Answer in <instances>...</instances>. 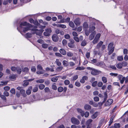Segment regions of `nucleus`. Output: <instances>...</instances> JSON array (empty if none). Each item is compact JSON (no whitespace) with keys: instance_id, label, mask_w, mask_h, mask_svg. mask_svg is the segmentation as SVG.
<instances>
[{"instance_id":"1","label":"nucleus","mask_w":128,"mask_h":128,"mask_svg":"<svg viewBox=\"0 0 128 128\" xmlns=\"http://www.w3.org/2000/svg\"><path fill=\"white\" fill-rule=\"evenodd\" d=\"M114 43L113 42L110 43L108 46V54L109 55H110L114 52V48L113 47Z\"/></svg>"},{"instance_id":"2","label":"nucleus","mask_w":128,"mask_h":128,"mask_svg":"<svg viewBox=\"0 0 128 128\" xmlns=\"http://www.w3.org/2000/svg\"><path fill=\"white\" fill-rule=\"evenodd\" d=\"M32 30L34 31L32 34H36L37 35L40 36L44 31L43 30H38L37 29L32 28Z\"/></svg>"},{"instance_id":"3","label":"nucleus","mask_w":128,"mask_h":128,"mask_svg":"<svg viewBox=\"0 0 128 128\" xmlns=\"http://www.w3.org/2000/svg\"><path fill=\"white\" fill-rule=\"evenodd\" d=\"M91 72V74L93 75H98L100 74L102 72L100 71L96 70L93 68Z\"/></svg>"},{"instance_id":"4","label":"nucleus","mask_w":128,"mask_h":128,"mask_svg":"<svg viewBox=\"0 0 128 128\" xmlns=\"http://www.w3.org/2000/svg\"><path fill=\"white\" fill-rule=\"evenodd\" d=\"M71 122L72 123L76 125H78L80 124V122L77 118L74 117H72L71 119Z\"/></svg>"},{"instance_id":"5","label":"nucleus","mask_w":128,"mask_h":128,"mask_svg":"<svg viewBox=\"0 0 128 128\" xmlns=\"http://www.w3.org/2000/svg\"><path fill=\"white\" fill-rule=\"evenodd\" d=\"M70 42L68 44V46L71 48H74L75 46L74 44L75 42L74 40L72 39L70 40Z\"/></svg>"},{"instance_id":"6","label":"nucleus","mask_w":128,"mask_h":128,"mask_svg":"<svg viewBox=\"0 0 128 128\" xmlns=\"http://www.w3.org/2000/svg\"><path fill=\"white\" fill-rule=\"evenodd\" d=\"M52 31V30L50 28L46 29L45 30V32H44V34L46 36H49Z\"/></svg>"},{"instance_id":"7","label":"nucleus","mask_w":128,"mask_h":128,"mask_svg":"<svg viewBox=\"0 0 128 128\" xmlns=\"http://www.w3.org/2000/svg\"><path fill=\"white\" fill-rule=\"evenodd\" d=\"M93 52L94 55L98 54L99 55H101L102 52L100 49L98 50L96 48L94 50Z\"/></svg>"},{"instance_id":"8","label":"nucleus","mask_w":128,"mask_h":128,"mask_svg":"<svg viewBox=\"0 0 128 128\" xmlns=\"http://www.w3.org/2000/svg\"><path fill=\"white\" fill-rule=\"evenodd\" d=\"M23 26H28L29 27H30L31 26V25L29 23L25 22H21L20 24V27L22 28Z\"/></svg>"},{"instance_id":"9","label":"nucleus","mask_w":128,"mask_h":128,"mask_svg":"<svg viewBox=\"0 0 128 128\" xmlns=\"http://www.w3.org/2000/svg\"><path fill=\"white\" fill-rule=\"evenodd\" d=\"M118 78L120 81V83L122 84H123L125 80V78L120 74L118 76Z\"/></svg>"},{"instance_id":"10","label":"nucleus","mask_w":128,"mask_h":128,"mask_svg":"<svg viewBox=\"0 0 128 128\" xmlns=\"http://www.w3.org/2000/svg\"><path fill=\"white\" fill-rule=\"evenodd\" d=\"M113 100L112 99H109L106 102L105 105L106 106H110L112 103Z\"/></svg>"},{"instance_id":"11","label":"nucleus","mask_w":128,"mask_h":128,"mask_svg":"<svg viewBox=\"0 0 128 128\" xmlns=\"http://www.w3.org/2000/svg\"><path fill=\"white\" fill-rule=\"evenodd\" d=\"M76 26H79L80 24V20L79 18H76L74 21Z\"/></svg>"},{"instance_id":"12","label":"nucleus","mask_w":128,"mask_h":128,"mask_svg":"<svg viewBox=\"0 0 128 128\" xmlns=\"http://www.w3.org/2000/svg\"><path fill=\"white\" fill-rule=\"evenodd\" d=\"M52 40L55 42H56L58 40V37L56 34H54L52 37Z\"/></svg>"},{"instance_id":"13","label":"nucleus","mask_w":128,"mask_h":128,"mask_svg":"<svg viewBox=\"0 0 128 128\" xmlns=\"http://www.w3.org/2000/svg\"><path fill=\"white\" fill-rule=\"evenodd\" d=\"M99 114V113L98 112H96L91 116V118L92 119L96 118Z\"/></svg>"},{"instance_id":"14","label":"nucleus","mask_w":128,"mask_h":128,"mask_svg":"<svg viewBox=\"0 0 128 128\" xmlns=\"http://www.w3.org/2000/svg\"><path fill=\"white\" fill-rule=\"evenodd\" d=\"M78 112L80 114L81 116L83 117L84 116V111H83L80 108H78L77 109Z\"/></svg>"},{"instance_id":"15","label":"nucleus","mask_w":128,"mask_h":128,"mask_svg":"<svg viewBox=\"0 0 128 128\" xmlns=\"http://www.w3.org/2000/svg\"><path fill=\"white\" fill-rule=\"evenodd\" d=\"M103 42L102 41H100L97 44L96 46V49L98 50L100 49V47L103 44Z\"/></svg>"},{"instance_id":"16","label":"nucleus","mask_w":128,"mask_h":128,"mask_svg":"<svg viewBox=\"0 0 128 128\" xmlns=\"http://www.w3.org/2000/svg\"><path fill=\"white\" fill-rule=\"evenodd\" d=\"M32 86H30L28 90L26 91V93L27 94L30 95L31 94V90L32 89Z\"/></svg>"},{"instance_id":"17","label":"nucleus","mask_w":128,"mask_h":128,"mask_svg":"<svg viewBox=\"0 0 128 128\" xmlns=\"http://www.w3.org/2000/svg\"><path fill=\"white\" fill-rule=\"evenodd\" d=\"M95 31H94L90 34L89 37V40H92L94 37V35L96 34Z\"/></svg>"},{"instance_id":"18","label":"nucleus","mask_w":128,"mask_h":128,"mask_svg":"<svg viewBox=\"0 0 128 128\" xmlns=\"http://www.w3.org/2000/svg\"><path fill=\"white\" fill-rule=\"evenodd\" d=\"M84 109L85 110H88L91 108V106L88 104H86L84 106Z\"/></svg>"},{"instance_id":"19","label":"nucleus","mask_w":128,"mask_h":128,"mask_svg":"<svg viewBox=\"0 0 128 128\" xmlns=\"http://www.w3.org/2000/svg\"><path fill=\"white\" fill-rule=\"evenodd\" d=\"M20 93L24 97H25L26 96V95L25 93V91L24 90L22 89L20 91Z\"/></svg>"},{"instance_id":"20","label":"nucleus","mask_w":128,"mask_h":128,"mask_svg":"<svg viewBox=\"0 0 128 128\" xmlns=\"http://www.w3.org/2000/svg\"><path fill=\"white\" fill-rule=\"evenodd\" d=\"M60 51V53L63 55H65L66 54V51L63 49L61 48Z\"/></svg>"},{"instance_id":"21","label":"nucleus","mask_w":128,"mask_h":128,"mask_svg":"<svg viewBox=\"0 0 128 128\" xmlns=\"http://www.w3.org/2000/svg\"><path fill=\"white\" fill-rule=\"evenodd\" d=\"M116 66L118 69H121L122 68L123 65L121 63H118L116 65Z\"/></svg>"},{"instance_id":"22","label":"nucleus","mask_w":128,"mask_h":128,"mask_svg":"<svg viewBox=\"0 0 128 128\" xmlns=\"http://www.w3.org/2000/svg\"><path fill=\"white\" fill-rule=\"evenodd\" d=\"M63 68V67L62 66H59L57 67L56 69V72H59L61 71Z\"/></svg>"},{"instance_id":"23","label":"nucleus","mask_w":128,"mask_h":128,"mask_svg":"<svg viewBox=\"0 0 128 128\" xmlns=\"http://www.w3.org/2000/svg\"><path fill=\"white\" fill-rule=\"evenodd\" d=\"M62 64L63 65L65 66H68L69 64V63L66 60H64L62 62Z\"/></svg>"},{"instance_id":"24","label":"nucleus","mask_w":128,"mask_h":128,"mask_svg":"<svg viewBox=\"0 0 128 128\" xmlns=\"http://www.w3.org/2000/svg\"><path fill=\"white\" fill-rule=\"evenodd\" d=\"M55 62L56 64L58 66H60L61 65V63L59 59H56V60L55 61Z\"/></svg>"},{"instance_id":"25","label":"nucleus","mask_w":128,"mask_h":128,"mask_svg":"<svg viewBox=\"0 0 128 128\" xmlns=\"http://www.w3.org/2000/svg\"><path fill=\"white\" fill-rule=\"evenodd\" d=\"M102 80L104 83H106L107 81V78L104 76H103L102 77Z\"/></svg>"},{"instance_id":"26","label":"nucleus","mask_w":128,"mask_h":128,"mask_svg":"<svg viewBox=\"0 0 128 128\" xmlns=\"http://www.w3.org/2000/svg\"><path fill=\"white\" fill-rule=\"evenodd\" d=\"M58 80V78L57 76H55L54 77L52 78H51V81L54 82H55L57 81Z\"/></svg>"},{"instance_id":"27","label":"nucleus","mask_w":128,"mask_h":128,"mask_svg":"<svg viewBox=\"0 0 128 128\" xmlns=\"http://www.w3.org/2000/svg\"><path fill=\"white\" fill-rule=\"evenodd\" d=\"M69 25L70 27L72 28H74L75 26V25L74 22L72 21L69 22Z\"/></svg>"},{"instance_id":"28","label":"nucleus","mask_w":128,"mask_h":128,"mask_svg":"<svg viewBox=\"0 0 128 128\" xmlns=\"http://www.w3.org/2000/svg\"><path fill=\"white\" fill-rule=\"evenodd\" d=\"M87 44L86 41L85 40H84L82 42L81 46H84L86 45Z\"/></svg>"},{"instance_id":"29","label":"nucleus","mask_w":128,"mask_h":128,"mask_svg":"<svg viewBox=\"0 0 128 128\" xmlns=\"http://www.w3.org/2000/svg\"><path fill=\"white\" fill-rule=\"evenodd\" d=\"M85 68L84 67L82 66H78L77 67L76 69V70H83Z\"/></svg>"},{"instance_id":"30","label":"nucleus","mask_w":128,"mask_h":128,"mask_svg":"<svg viewBox=\"0 0 128 128\" xmlns=\"http://www.w3.org/2000/svg\"><path fill=\"white\" fill-rule=\"evenodd\" d=\"M117 60L119 61H122L123 60L122 56H118L117 58Z\"/></svg>"},{"instance_id":"31","label":"nucleus","mask_w":128,"mask_h":128,"mask_svg":"<svg viewBox=\"0 0 128 128\" xmlns=\"http://www.w3.org/2000/svg\"><path fill=\"white\" fill-rule=\"evenodd\" d=\"M92 121V120L91 119H89L87 121L86 124V125H91L90 124L91 123Z\"/></svg>"},{"instance_id":"32","label":"nucleus","mask_w":128,"mask_h":128,"mask_svg":"<svg viewBox=\"0 0 128 128\" xmlns=\"http://www.w3.org/2000/svg\"><path fill=\"white\" fill-rule=\"evenodd\" d=\"M48 46V45L46 44H42V47L44 48H46Z\"/></svg>"},{"instance_id":"33","label":"nucleus","mask_w":128,"mask_h":128,"mask_svg":"<svg viewBox=\"0 0 128 128\" xmlns=\"http://www.w3.org/2000/svg\"><path fill=\"white\" fill-rule=\"evenodd\" d=\"M95 29V27L94 26H92L90 27L89 30V32H91L94 31Z\"/></svg>"},{"instance_id":"34","label":"nucleus","mask_w":128,"mask_h":128,"mask_svg":"<svg viewBox=\"0 0 128 128\" xmlns=\"http://www.w3.org/2000/svg\"><path fill=\"white\" fill-rule=\"evenodd\" d=\"M39 87L40 90H42L45 87V86L43 84H41L39 85Z\"/></svg>"},{"instance_id":"35","label":"nucleus","mask_w":128,"mask_h":128,"mask_svg":"<svg viewBox=\"0 0 128 128\" xmlns=\"http://www.w3.org/2000/svg\"><path fill=\"white\" fill-rule=\"evenodd\" d=\"M96 65L98 66H102L103 65V63L102 62H98L96 64Z\"/></svg>"},{"instance_id":"36","label":"nucleus","mask_w":128,"mask_h":128,"mask_svg":"<svg viewBox=\"0 0 128 128\" xmlns=\"http://www.w3.org/2000/svg\"><path fill=\"white\" fill-rule=\"evenodd\" d=\"M38 88L37 86H36L34 87L33 89V91L34 92H37L38 90Z\"/></svg>"},{"instance_id":"37","label":"nucleus","mask_w":128,"mask_h":128,"mask_svg":"<svg viewBox=\"0 0 128 128\" xmlns=\"http://www.w3.org/2000/svg\"><path fill=\"white\" fill-rule=\"evenodd\" d=\"M67 55L68 57H72L73 56V54L72 52H67Z\"/></svg>"},{"instance_id":"38","label":"nucleus","mask_w":128,"mask_h":128,"mask_svg":"<svg viewBox=\"0 0 128 128\" xmlns=\"http://www.w3.org/2000/svg\"><path fill=\"white\" fill-rule=\"evenodd\" d=\"M32 37V34L30 33H27L26 34L25 37L26 38H30Z\"/></svg>"},{"instance_id":"39","label":"nucleus","mask_w":128,"mask_h":128,"mask_svg":"<svg viewBox=\"0 0 128 128\" xmlns=\"http://www.w3.org/2000/svg\"><path fill=\"white\" fill-rule=\"evenodd\" d=\"M62 43L63 46H65L67 44V41L66 40L64 39L62 41Z\"/></svg>"},{"instance_id":"40","label":"nucleus","mask_w":128,"mask_h":128,"mask_svg":"<svg viewBox=\"0 0 128 128\" xmlns=\"http://www.w3.org/2000/svg\"><path fill=\"white\" fill-rule=\"evenodd\" d=\"M74 39V40L77 42H80V39L77 36H75L73 37Z\"/></svg>"},{"instance_id":"41","label":"nucleus","mask_w":128,"mask_h":128,"mask_svg":"<svg viewBox=\"0 0 128 128\" xmlns=\"http://www.w3.org/2000/svg\"><path fill=\"white\" fill-rule=\"evenodd\" d=\"M44 80L43 79H40L36 81V82L37 83H42L44 82Z\"/></svg>"},{"instance_id":"42","label":"nucleus","mask_w":128,"mask_h":128,"mask_svg":"<svg viewBox=\"0 0 128 128\" xmlns=\"http://www.w3.org/2000/svg\"><path fill=\"white\" fill-rule=\"evenodd\" d=\"M83 27L84 28H86L88 27V24L86 22H84L83 24Z\"/></svg>"},{"instance_id":"43","label":"nucleus","mask_w":128,"mask_h":128,"mask_svg":"<svg viewBox=\"0 0 128 128\" xmlns=\"http://www.w3.org/2000/svg\"><path fill=\"white\" fill-rule=\"evenodd\" d=\"M30 29L29 27L24 28L23 29L24 32H26V31H28L30 30Z\"/></svg>"},{"instance_id":"44","label":"nucleus","mask_w":128,"mask_h":128,"mask_svg":"<svg viewBox=\"0 0 128 128\" xmlns=\"http://www.w3.org/2000/svg\"><path fill=\"white\" fill-rule=\"evenodd\" d=\"M103 83L102 82H98L97 85L98 87H102L103 85Z\"/></svg>"},{"instance_id":"45","label":"nucleus","mask_w":128,"mask_h":128,"mask_svg":"<svg viewBox=\"0 0 128 128\" xmlns=\"http://www.w3.org/2000/svg\"><path fill=\"white\" fill-rule=\"evenodd\" d=\"M18 74H20L22 72V70L20 68H18L16 70Z\"/></svg>"},{"instance_id":"46","label":"nucleus","mask_w":128,"mask_h":128,"mask_svg":"<svg viewBox=\"0 0 128 128\" xmlns=\"http://www.w3.org/2000/svg\"><path fill=\"white\" fill-rule=\"evenodd\" d=\"M63 90V88L62 86L59 87L58 89V92H62Z\"/></svg>"},{"instance_id":"47","label":"nucleus","mask_w":128,"mask_h":128,"mask_svg":"<svg viewBox=\"0 0 128 128\" xmlns=\"http://www.w3.org/2000/svg\"><path fill=\"white\" fill-rule=\"evenodd\" d=\"M64 83L65 85H67L70 84V82L68 80H64Z\"/></svg>"},{"instance_id":"48","label":"nucleus","mask_w":128,"mask_h":128,"mask_svg":"<svg viewBox=\"0 0 128 128\" xmlns=\"http://www.w3.org/2000/svg\"><path fill=\"white\" fill-rule=\"evenodd\" d=\"M100 36V33H98L96 35L95 38L98 40Z\"/></svg>"},{"instance_id":"49","label":"nucleus","mask_w":128,"mask_h":128,"mask_svg":"<svg viewBox=\"0 0 128 128\" xmlns=\"http://www.w3.org/2000/svg\"><path fill=\"white\" fill-rule=\"evenodd\" d=\"M97 82H98L97 81H94L92 84V86L94 87L96 86L97 84Z\"/></svg>"},{"instance_id":"50","label":"nucleus","mask_w":128,"mask_h":128,"mask_svg":"<svg viewBox=\"0 0 128 128\" xmlns=\"http://www.w3.org/2000/svg\"><path fill=\"white\" fill-rule=\"evenodd\" d=\"M29 71L28 68L27 67L25 68L22 70V71L25 72H28Z\"/></svg>"},{"instance_id":"51","label":"nucleus","mask_w":128,"mask_h":128,"mask_svg":"<svg viewBox=\"0 0 128 128\" xmlns=\"http://www.w3.org/2000/svg\"><path fill=\"white\" fill-rule=\"evenodd\" d=\"M54 84L52 86V88L54 90H56L57 89V88L56 86L54 84L55 83H54Z\"/></svg>"},{"instance_id":"52","label":"nucleus","mask_w":128,"mask_h":128,"mask_svg":"<svg viewBox=\"0 0 128 128\" xmlns=\"http://www.w3.org/2000/svg\"><path fill=\"white\" fill-rule=\"evenodd\" d=\"M64 38L66 39H69L70 38V35L68 34H65L64 36Z\"/></svg>"},{"instance_id":"53","label":"nucleus","mask_w":128,"mask_h":128,"mask_svg":"<svg viewBox=\"0 0 128 128\" xmlns=\"http://www.w3.org/2000/svg\"><path fill=\"white\" fill-rule=\"evenodd\" d=\"M78 78V75H75L72 77V80L74 81L76 80Z\"/></svg>"},{"instance_id":"54","label":"nucleus","mask_w":128,"mask_h":128,"mask_svg":"<svg viewBox=\"0 0 128 128\" xmlns=\"http://www.w3.org/2000/svg\"><path fill=\"white\" fill-rule=\"evenodd\" d=\"M98 40L96 39V38H94V39L92 41V43L94 44L98 42Z\"/></svg>"},{"instance_id":"55","label":"nucleus","mask_w":128,"mask_h":128,"mask_svg":"<svg viewBox=\"0 0 128 128\" xmlns=\"http://www.w3.org/2000/svg\"><path fill=\"white\" fill-rule=\"evenodd\" d=\"M29 83L28 82H27V81H26V82H24L23 84V86H26L29 84Z\"/></svg>"},{"instance_id":"56","label":"nucleus","mask_w":128,"mask_h":128,"mask_svg":"<svg viewBox=\"0 0 128 128\" xmlns=\"http://www.w3.org/2000/svg\"><path fill=\"white\" fill-rule=\"evenodd\" d=\"M3 94L4 96H8L9 95V93L8 92L6 91L4 92L3 93Z\"/></svg>"},{"instance_id":"57","label":"nucleus","mask_w":128,"mask_h":128,"mask_svg":"<svg viewBox=\"0 0 128 128\" xmlns=\"http://www.w3.org/2000/svg\"><path fill=\"white\" fill-rule=\"evenodd\" d=\"M75 84L76 86L78 87H79L80 86V83L78 82H76L75 83Z\"/></svg>"},{"instance_id":"58","label":"nucleus","mask_w":128,"mask_h":128,"mask_svg":"<svg viewBox=\"0 0 128 128\" xmlns=\"http://www.w3.org/2000/svg\"><path fill=\"white\" fill-rule=\"evenodd\" d=\"M37 42H38L41 44L44 42V41L41 39H40L38 40L37 41Z\"/></svg>"},{"instance_id":"59","label":"nucleus","mask_w":128,"mask_h":128,"mask_svg":"<svg viewBox=\"0 0 128 128\" xmlns=\"http://www.w3.org/2000/svg\"><path fill=\"white\" fill-rule=\"evenodd\" d=\"M44 90L46 92H48L50 91V89L48 87L45 88L44 89Z\"/></svg>"},{"instance_id":"60","label":"nucleus","mask_w":128,"mask_h":128,"mask_svg":"<svg viewBox=\"0 0 128 128\" xmlns=\"http://www.w3.org/2000/svg\"><path fill=\"white\" fill-rule=\"evenodd\" d=\"M86 57L87 58H89L90 56V52H87L86 53Z\"/></svg>"},{"instance_id":"61","label":"nucleus","mask_w":128,"mask_h":128,"mask_svg":"<svg viewBox=\"0 0 128 128\" xmlns=\"http://www.w3.org/2000/svg\"><path fill=\"white\" fill-rule=\"evenodd\" d=\"M10 92L13 94H14L15 93V90L14 88H12L10 90Z\"/></svg>"},{"instance_id":"62","label":"nucleus","mask_w":128,"mask_h":128,"mask_svg":"<svg viewBox=\"0 0 128 128\" xmlns=\"http://www.w3.org/2000/svg\"><path fill=\"white\" fill-rule=\"evenodd\" d=\"M69 64L71 66H73L75 65V64L73 62H69Z\"/></svg>"},{"instance_id":"63","label":"nucleus","mask_w":128,"mask_h":128,"mask_svg":"<svg viewBox=\"0 0 128 128\" xmlns=\"http://www.w3.org/2000/svg\"><path fill=\"white\" fill-rule=\"evenodd\" d=\"M89 113L88 112H86L84 114V116L86 118H87L89 116Z\"/></svg>"},{"instance_id":"64","label":"nucleus","mask_w":128,"mask_h":128,"mask_svg":"<svg viewBox=\"0 0 128 128\" xmlns=\"http://www.w3.org/2000/svg\"><path fill=\"white\" fill-rule=\"evenodd\" d=\"M16 76L15 75H12L10 77V78L11 79H14L16 77Z\"/></svg>"}]
</instances>
